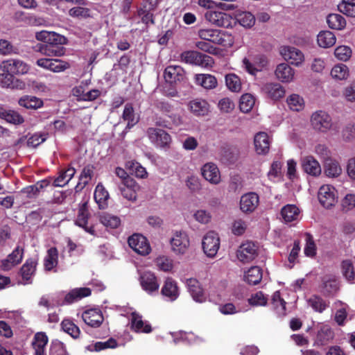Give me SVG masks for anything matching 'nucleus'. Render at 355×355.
I'll return each mask as SVG.
<instances>
[{
    "label": "nucleus",
    "mask_w": 355,
    "mask_h": 355,
    "mask_svg": "<svg viewBox=\"0 0 355 355\" xmlns=\"http://www.w3.org/2000/svg\"><path fill=\"white\" fill-rule=\"evenodd\" d=\"M287 104L293 111H300L303 109L304 100L297 94H292L287 98Z\"/></svg>",
    "instance_id": "69168bd1"
},
{
    "label": "nucleus",
    "mask_w": 355,
    "mask_h": 355,
    "mask_svg": "<svg viewBox=\"0 0 355 355\" xmlns=\"http://www.w3.org/2000/svg\"><path fill=\"white\" fill-rule=\"evenodd\" d=\"M99 220L104 226L111 229H116L121 225L119 217L108 213H103L100 215Z\"/></svg>",
    "instance_id": "3c124183"
},
{
    "label": "nucleus",
    "mask_w": 355,
    "mask_h": 355,
    "mask_svg": "<svg viewBox=\"0 0 355 355\" xmlns=\"http://www.w3.org/2000/svg\"><path fill=\"white\" fill-rule=\"evenodd\" d=\"M62 329L73 338H78L80 334L79 327L69 319H64L61 322Z\"/></svg>",
    "instance_id": "5fc2aeb1"
},
{
    "label": "nucleus",
    "mask_w": 355,
    "mask_h": 355,
    "mask_svg": "<svg viewBox=\"0 0 355 355\" xmlns=\"http://www.w3.org/2000/svg\"><path fill=\"white\" fill-rule=\"evenodd\" d=\"M58 263V251L55 247H52L47 250V254L44 259V266L46 270L51 271L56 267Z\"/></svg>",
    "instance_id": "c03bdc74"
},
{
    "label": "nucleus",
    "mask_w": 355,
    "mask_h": 355,
    "mask_svg": "<svg viewBox=\"0 0 355 355\" xmlns=\"http://www.w3.org/2000/svg\"><path fill=\"white\" fill-rule=\"evenodd\" d=\"M172 251L176 254H184L189 246V239L188 235L184 232H175L173 236L170 240Z\"/></svg>",
    "instance_id": "1a4fd4ad"
},
{
    "label": "nucleus",
    "mask_w": 355,
    "mask_h": 355,
    "mask_svg": "<svg viewBox=\"0 0 355 355\" xmlns=\"http://www.w3.org/2000/svg\"><path fill=\"white\" fill-rule=\"evenodd\" d=\"M328 26L331 29L342 30L346 26L345 19L339 14H329L327 17Z\"/></svg>",
    "instance_id": "de8ad7c7"
},
{
    "label": "nucleus",
    "mask_w": 355,
    "mask_h": 355,
    "mask_svg": "<svg viewBox=\"0 0 355 355\" xmlns=\"http://www.w3.org/2000/svg\"><path fill=\"white\" fill-rule=\"evenodd\" d=\"M336 189L334 187L325 184L322 185L318 191V200L320 204L325 208H330L336 202Z\"/></svg>",
    "instance_id": "ddd939ff"
},
{
    "label": "nucleus",
    "mask_w": 355,
    "mask_h": 355,
    "mask_svg": "<svg viewBox=\"0 0 355 355\" xmlns=\"http://www.w3.org/2000/svg\"><path fill=\"white\" fill-rule=\"evenodd\" d=\"M270 144L269 137L267 133L260 132L254 136V148L259 155L267 154L270 149Z\"/></svg>",
    "instance_id": "cd10ccee"
},
{
    "label": "nucleus",
    "mask_w": 355,
    "mask_h": 355,
    "mask_svg": "<svg viewBox=\"0 0 355 355\" xmlns=\"http://www.w3.org/2000/svg\"><path fill=\"white\" fill-rule=\"evenodd\" d=\"M262 269L259 266H252L244 275V280L250 285H257L262 279Z\"/></svg>",
    "instance_id": "a19ab883"
},
{
    "label": "nucleus",
    "mask_w": 355,
    "mask_h": 355,
    "mask_svg": "<svg viewBox=\"0 0 355 355\" xmlns=\"http://www.w3.org/2000/svg\"><path fill=\"white\" fill-rule=\"evenodd\" d=\"M331 76L336 80H345L349 76L348 67L344 64H336L331 71Z\"/></svg>",
    "instance_id": "4d7b16f0"
},
{
    "label": "nucleus",
    "mask_w": 355,
    "mask_h": 355,
    "mask_svg": "<svg viewBox=\"0 0 355 355\" xmlns=\"http://www.w3.org/2000/svg\"><path fill=\"white\" fill-rule=\"evenodd\" d=\"M18 104L27 110H36L44 106V101L42 98L35 96L24 95L19 98Z\"/></svg>",
    "instance_id": "7c9ffc66"
},
{
    "label": "nucleus",
    "mask_w": 355,
    "mask_h": 355,
    "mask_svg": "<svg viewBox=\"0 0 355 355\" xmlns=\"http://www.w3.org/2000/svg\"><path fill=\"white\" fill-rule=\"evenodd\" d=\"M189 106L190 111L197 116H204L209 112V104L201 98L190 101Z\"/></svg>",
    "instance_id": "473e14b6"
},
{
    "label": "nucleus",
    "mask_w": 355,
    "mask_h": 355,
    "mask_svg": "<svg viewBox=\"0 0 355 355\" xmlns=\"http://www.w3.org/2000/svg\"><path fill=\"white\" fill-rule=\"evenodd\" d=\"M322 282L323 291L327 294L334 293L338 289L337 281L334 277L325 276L322 278Z\"/></svg>",
    "instance_id": "bf43d9fd"
},
{
    "label": "nucleus",
    "mask_w": 355,
    "mask_h": 355,
    "mask_svg": "<svg viewBox=\"0 0 355 355\" xmlns=\"http://www.w3.org/2000/svg\"><path fill=\"white\" fill-rule=\"evenodd\" d=\"M47 139V134L44 132H35L28 137L27 146L36 148Z\"/></svg>",
    "instance_id": "774afa93"
},
{
    "label": "nucleus",
    "mask_w": 355,
    "mask_h": 355,
    "mask_svg": "<svg viewBox=\"0 0 355 355\" xmlns=\"http://www.w3.org/2000/svg\"><path fill=\"white\" fill-rule=\"evenodd\" d=\"M308 304L316 312L322 313L327 307L326 302L320 296L313 295L308 300Z\"/></svg>",
    "instance_id": "6e6d98bb"
},
{
    "label": "nucleus",
    "mask_w": 355,
    "mask_h": 355,
    "mask_svg": "<svg viewBox=\"0 0 355 355\" xmlns=\"http://www.w3.org/2000/svg\"><path fill=\"white\" fill-rule=\"evenodd\" d=\"M300 211L295 205H286L281 209V216L285 223H290L298 219Z\"/></svg>",
    "instance_id": "79ce46f5"
},
{
    "label": "nucleus",
    "mask_w": 355,
    "mask_h": 355,
    "mask_svg": "<svg viewBox=\"0 0 355 355\" xmlns=\"http://www.w3.org/2000/svg\"><path fill=\"white\" fill-rule=\"evenodd\" d=\"M302 168L305 173L312 176H318L321 173L320 165L313 156H306L302 159Z\"/></svg>",
    "instance_id": "c85d7f7f"
},
{
    "label": "nucleus",
    "mask_w": 355,
    "mask_h": 355,
    "mask_svg": "<svg viewBox=\"0 0 355 355\" xmlns=\"http://www.w3.org/2000/svg\"><path fill=\"white\" fill-rule=\"evenodd\" d=\"M187 285L189 292L196 302L202 303L205 301L206 297L204 294L203 289L200 282L196 279H188L187 280Z\"/></svg>",
    "instance_id": "bb28decb"
},
{
    "label": "nucleus",
    "mask_w": 355,
    "mask_h": 355,
    "mask_svg": "<svg viewBox=\"0 0 355 355\" xmlns=\"http://www.w3.org/2000/svg\"><path fill=\"white\" fill-rule=\"evenodd\" d=\"M119 188L121 195L125 198L130 201L136 200L137 191L139 189V186L132 178H125Z\"/></svg>",
    "instance_id": "f3484780"
},
{
    "label": "nucleus",
    "mask_w": 355,
    "mask_h": 355,
    "mask_svg": "<svg viewBox=\"0 0 355 355\" xmlns=\"http://www.w3.org/2000/svg\"><path fill=\"white\" fill-rule=\"evenodd\" d=\"M227 87L233 92H239L241 89L240 78L235 73H228L225 77Z\"/></svg>",
    "instance_id": "864d4df0"
},
{
    "label": "nucleus",
    "mask_w": 355,
    "mask_h": 355,
    "mask_svg": "<svg viewBox=\"0 0 355 355\" xmlns=\"http://www.w3.org/2000/svg\"><path fill=\"white\" fill-rule=\"evenodd\" d=\"M89 217V212L88 210L87 203L84 202L79 207L75 224L83 228L87 232L94 235L95 232L94 227L87 226Z\"/></svg>",
    "instance_id": "412c9836"
},
{
    "label": "nucleus",
    "mask_w": 355,
    "mask_h": 355,
    "mask_svg": "<svg viewBox=\"0 0 355 355\" xmlns=\"http://www.w3.org/2000/svg\"><path fill=\"white\" fill-rule=\"evenodd\" d=\"M198 5L207 9L212 8L214 6L223 10H234L237 8V6L233 3H215L212 0H198Z\"/></svg>",
    "instance_id": "8fccbe9b"
},
{
    "label": "nucleus",
    "mask_w": 355,
    "mask_h": 355,
    "mask_svg": "<svg viewBox=\"0 0 355 355\" xmlns=\"http://www.w3.org/2000/svg\"><path fill=\"white\" fill-rule=\"evenodd\" d=\"M82 318L86 324L94 328L100 327L104 320L101 311L96 309L85 311Z\"/></svg>",
    "instance_id": "4be33fe9"
},
{
    "label": "nucleus",
    "mask_w": 355,
    "mask_h": 355,
    "mask_svg": "<svg viewBox=\"0 0 355 355\" xmlns=\"http://www.w3.org/2000/svg\"><path fill=\"white\" fill-rule=\"evenodd\" d=\"M180 59L182 62L187 64L202 67H212L214 63L211 56L196 51H186L182 52L180 54Z\"/></svg>",
    "instance_id": "f03ea898"
},
{
    "label": "nucleus",
    "mask_w": 355,
    "mask_h": 355,
    "mask_svg": "<svg viewBox=\"0 0 355 355\" xmlns=\"http://www.w3.org/2000/svg\"><path fill=\"white\" fill-rule=\"evenodd\" d=\"M306 245L304 249L306 257H314L317 253V247L311 234L306 232L305 234Z\"/></svg>",
    "instance_id": "13d9d810"
},
{
    "label": "nucleus",
    "mask_w": 355,
    "mask_h": 355,
    "mask_svg": "<svg viewBox=\"0 0 355 355\" xmlns=\"http://www.w3.org/2000/svg\"><path fill=\"white\" fill-rule=\"evenodd\" d=\"M259 204V196L255 192H249L243 194L240 200V209L245 214H250L255 211Z\"/></svg>",
    "instance_id": "4468645a"
},
{
    "label": "nucleus",
    "mask_w": 355,
    "mask_h": 355,
    "mask_svg": "<svg viewBox=\"0 0 355 355\" xmlns=\"http://www.w3.org/2000/svg\"><path fill=\"white\" fill-rule=\"evenodd\" d=\"M281 53L286 60L295 66H299L304 60L303 53L295 47L285 46L282 49Z\"/></svg>",
    "instance_id": "393cba45"
},
{
    "label": "nucleus",
    "mask_w": 355,
    "mask_h": 355,
    "mask_svg": "<svg viewBox=\"0 0 355 355\" xmlns=\"http://www.w3.org/2000/svg\"><path fill=\"white\" fill-rule=\"evenodd\" d=\"M75 173L76 169L71 166H69L67 168L60 170L58 177L54 178L52 183L53 186L55 187H64L72 179Z\"/></svg>",
    "instance_id": "c756f323"
},
{
    "label": "nucleus",
    "mask_w": 355,
    "mask_h": 355,
    "mask_svg": "<svg viewBox=\"0 0 355 355\" xmlns=\"http://www.w3.org/2000/svg\"><path fill=\"white\" fill-rule=\"evenodd\" d=\"M202 249L207 257H214L220 248V238L214 231L208 232L203 237Z\"/></svg>",
    "instance_id": "423d86ee"
},
{
    "label": "nucleus",
    "mask_w": 355,
    "mask_h": 355,
    "mask_svg": "<svg viewBox=\"0 0 355 355\" xmlns=\"http://www.w3.org/2000/svg\"><path fill=\"white\" fill-rule=\"evenodd\" d=\"M334 336V331L328 325H322L318 331L315 343L320 346L327 345Z\"/></svg>",
    "instance_id": "58836bf2"
},
{
    "label": "nucleus",
    "mask_w": 355,
    "mask_h": 355,
    "mask_svg": "<svg viewBox=\"0 0 355 355\" xmlns=\"http://www.w3.org/2000/svg\"><path fill=\"white\" fill-rule=\"evenodd\" d=\"M294 70L287 63H281L277 65L275 76L278 80L283 83L291 82L294 77Z\"/></svg>",
    "instance_id": "c9c22d12"
},
{
    "label": "nucleus",
    "mask_w": 355,
    "mask_h": 355,
    "mask_svg": "<svg viewBox=\"0 0 355 355\" xmlns=\"http://www.w3.org/2000/svg\"><path fill=\"white\" fill-rule=\"evenodd\" d=\"M270 304L272 309L278 316H284L286 315V302L281 297L280 292L279 291H275L272 294Z\"/></svg>",
    "instance_id": "ea45409f"
},
{
    "label": "nucleus",
    "mask_w": 355,
    "mask_h": 355,
    "mask_svg": "<svg viewBox=\"0 0 355 355\" xmlns=\"http://www.w3.org/2000/svg\"><path fill=\"white\" fill-rule=\"evenodd\" d=\"M121 118L127 121L126 130L131 129L139 122V117L136 116L132 105L129 103L125 104Z\"/></svg>",
    "instance_id": "4c0bfd02"
},
{
    "label": "nucleus",
    "mask_w": 355,
    "mask_h": 355,
    "mask_svg": "<svg viewBox=\"0 0 355 355\" xmlns=\"http://www.w3.org/2000/svg\"><path fill=\"white\" fill-rule=\"evenodd\" d=\"M184 69L178 65L168 66L164 72V77L166 82L171 85L182 81L184 78Z\"/></svg>",
    "instance_id": "6ab92c4d"
},
{
    "label": "nucleus",
    "mask_w": 355,
    "mask_h": 355,
    "mask_svg": "<svg viewBox=\"0 0 355 355\" xmlns=\"http://www.w3.org/2000/svg\"><path fill=\"white\" fill-rule=\"evenodd\" d=\"M109 197L108 191L102 184H98L94 191V198L100 209H105L107 207Z\"/></svg>",
    "instance_id": "37998d69"
},
{
    "label": "nucleus",
    "mask_w": 355,
    "mask_h": 355,
    "mask_svg": "<svg viewBox=\"0 0 355 355\" xmlns=\"http://www.w3.org/2000/svg\"><path fill=\"white\" fill-rule=\"evenodd\" d=\"M39 51L48 57H60L65 54L66 49L62 46L47 43L41 44Z\"/></svg>",
    "instance_id": "e433bc0d"
},
{
    "label": "nucleus",
    "mask_w": 355,
    "mask_h": 355,
    "mask_svg": "<svg viewBox=\"0 0 355 355\" xmlns=\"http://www.w3.org/2000/svg\"><path fill=\"white\" fill-rule=\"evenodd\" d=\"M3 71L13 74H25L29 70L28 65L20 60L10 59L3 61L1 64Z\"/></svg>",
    "instance_id": "2eb2a0df"
},
{
    "label": "nucleus",
    "mask_w": 355,
    "mask_h": 355,
    "mask_svg": "<svg viewBox=\"0 0 355 355\" xmlns=\"http://www.w3.org/2000/svg\"><path fill=\"white\" fill-rule=\"evenodd\" d=\"M24 256V249L17 246L6 259L1 261V268L3 270H9L12 267L18 265L22 261Z\"/></svg>",
    "instance_id": "aec40b11"
},
{
    "label": "nucleus",
    "mask_w": 355,
    "mask_h": 355,
    "mask_svg": "<svg viewBox=\"0 0 355 355\" xmlns=\"http://www.w3.org/2000/svg\"><path fill=\"white\" fill-rule=\"evenodd\" d=\"M130 329L137 333L149 334L153 331L151 325L147 321H144L142 315L134 311L130 315Z\"/></svg>",
    "instance_id": "a211bd4d"
},
{
    "label": "nucleus",
    "mask_w": 355,
    "mask_h": 355,
    "mask_svg": "<svg viewBox=\"0 0 355 355\" xmlns=\"http://www.w3.org/2000/svg\"><path fill=\"white\" fill-rule=\"evenodd\" d=\"M36 64L53 73L63 72L71 68L69 62L58 58H40L36 61Z\"/></svg>",
    "instance_id": "39448f33"
},
{
    "label": "nucleus",
    "mask_w": 355,
    "mask_h": 355,
    "mask_svg": "<svg viewBox=\"0 0 355 355\" xmlns=\"http://www.w3.org/2000/svg\"><path fill=\"white\" fill-rule=\"evenodd\" d=\"M146 135L150 142L157 148L168 150L172 142L171 136L164 130L159 128H148Z\"/></svg>",
    "instance_id": "f257e3e1"
},
{
    "label": "nucleus",
    "mask_w": 355,
    "mask_h": 355,
    "mask_svg": "<svg viewBox=\"0 0 355 355\" xmlns=\"http://www.w3.org/2000/svg\"><path fill=\"white\" fill-rule=\"evenodd\" d=\"M129 246L137 254L147 255L150 252V246L145 236L139 234H134L128 238Z\"/></svg>",
    "instance_id": "9d476101"
},
{
    "label": "nucleus",
    "mask_w": 355,
    "mask_h": 355,
    "mask_svg": "<svg viewBox=\"0 0 355 355\" xmlns=\"http://www.w3.org/2000/svg\"><path fill=\"white\" fill-rule=\"evenodd\" d=\"M92 291L89 288H78L70 291L64 296V300L58 303L60 306L71 304L78 302L83 297H88L91 295Z\"/></svg>",
    "instance_id": "dca6fc26"
},
{
    "label": "nucleus",
    "mask_w": 355,
    "mask_h": 355,
    "mask_svg": "<svg viewBox=\"0 0 355 355\" xmlns=\"http://www.w3.org/2000/svg\"><path fill=\"white\" fill-rule=\"evenodd\" d=\"M181 123L179 116L175 114L167 115L165 117L156 116L155 119V128L172 129L173 125H178Z\"/></svg>",
    "instance_id": "2f4dec72"
},
{
    "label": "nucleus",
    "mask_w": 355,
    "mask_h": 355,
    "mask_svg": "<svg viewBox=\"0 0 355 355\" xmlns=\"http://www.w3.org/2000/svg\"><path fill=\"white\" fill-rule=\"evenodd\" d=\"M140 284L144 291L148 294L157 293L159 284L155 275L150 271L142 273L139 278Z\"/></svg>",
    "instance_id": "f8f14e48"
},
{
    "label": "nucleus",
    "mask_w": 355,
    "mask_h": 355,
    "mask_svg": "<svg viewBox=\"0 0 355 355\" xmlns=\"http://www.w3.org/2000/svg\"><path fill=\"white\" fill-rule=\"evenodd\" d=\"M238 21L239 24L247 28L252 27L255 23L254 16L250 12H243L238 15Z\"/></svg>",
    "instance_id": "338daca9"
},
{
    "label": "nucleus",
    "mask_w": 355,
    "mask_h": 355,
    "mask_svg": "<svg viewBox=\"0 0 355 355\" xmlns=\"http://www.w3.org/2000/svg\"><path fill=\"white\" fill-rule=\"evenodd\" d=\"M196 81L205 89H211L217 87L218 83L216 77L211 74H197Z\"/></svg>",
    "instance_id": "49530a36"
},
{
    "label": "nucleus",
    "mask_w": 355,
    "mask_h": 355,
    "mask_svg": "<svg viewBox=\"0 0 355 355\" xmlns=\"http://www.w3.org/2000/svg\"><path fill=\"white\" fill-rule=\"evenodd\" d=\"M0 118L13 125H21L24 122V118L18 112L0 107Z\"/></svg>",
    "instance_id": "f704fd0d"
},
{
    "label": "nucleus",
    "mask_w": 355,
    "mask_h": 355,
    "mask_svg": "<svg viewBox=\"0 0 355 355\" xmlns=\"http://www.w3.org/2000/svg\"><path fill=\"white\" fill-rule=\"evenodd\" d=\"M313 128L318 131L325 132L332 125L331 116L324 111H317L314 112L311 119Z\"/></svg>",
    "instance_id": "6e6552de"
},
{
    "label": "nucleus",
    "mask_w": 355,
    "mask_h": 355,
    "mask_svg": "<svg viewBox=\"0 0 355 355\" xmlns=\"http://www.w3.org/2000/svg\"><path fill=\"white\" fill-rule=\"evenodd\" d=\"M342 273L343 276L349 281L352 282L355 278V271L354 266L350 260H344L341 263Z\"/></svg>",
    "instance_id": "0e129e2a"
},
{
    "label": "nucleus",
    "mask_w": 355,
    "mask_h": 355,
    "mask_svg": "<svg viewBox=\"0 0 355 355\" xmlns=\"http://www.w3.org/2000/svg\"><path fill=\"white\" fill-rule=\"evenodd\" d=\"M205 19L217 27H232L233 17L225 12L208 10L205 13Z\"/></svg>",
    "instance_id": "20e7f679"
},
{
    "label": "nucleus",
    "mask_w": 355,
    "mask_h": 355,
    "mask_svg": "<svg viewBox=\"0 0 355 355\" xmlns=\"http://www.w3.org/2000/svg\"><path fill=\"white\" fill-rule=\"evenodd\" d=\"M342 168L339 163L334 159H327L324 162V173L329 178H336L340 175Z\"/></svg>",
    "instance_id": "09e8293b"
},
{
    "label": "nucleus",
    "mask_w": 355,
    "mask_h": 355,
    "mask_svg": "<svg viewBox=\"0 0 355 355\" xmlns=\"http://www.w3.org/2000/svg\"><path fill=\"white\" fill-rule=\"evenodd\" d=\"M48 341V336L44 332H37L35 334L32 342L35 355H46L45 349Z\"/></svg>",
    "instance_id": "72a5a7b5"
},
{
    "label": "nucleus",
    "mask_w": 355,
    "mask_h": 355,
    "mask_svg": "<svg viewBox=\"0 0 355 355\" xmlns=\"http://www.w3.org/2000/svg\"><path fill=\"white\" fill-rule=\"evenodd\" d=\"M87 5H76L69 10L70 17L77 19H87L91 17V10L86 8Z\"/></svg>",
    "instance_id": "603ef678"
},
{
    "label": "nucleus",
    "mask_w": 355,
    "mask_h": 355,
    "mask_svg": "<svg viewBox=\"0 0 355 355\" xmlns=\"http://www.w3.org/2000/svg\"><path fill=\"white\" fill-rule=\"evenodd\" d=\"M137 15L141 17L142 23H144L146 27H148L150 24H155V17L150 10H147L146 6L139 8L137 10Z\"/></svg>",
    "instance_id": "e2e57ef3"
},
{
    "label": "nucleus",
    "mask_w": 355,
    "mask_h": 355,
    "mask_svg": "<svg viewBox=\"0 0 355 355\" xmlns=\"http://www.w3.org/2000/svg\"><path fill=\"white\" fill-rule=\"evenodd\" d=\"M334 34L329 31H320L317 37L318 44L320 47L329 48L336 43Z\"/></svg>",
    "instance_id": "a18cd8bd"
},
{
    "label": "nucleus",
    "mask_w": 355,
    "mask_h": 355,
    "mask_svg": "<svg viewBox=\"0 0 355 355\" xmlns=\"http://www.w3.org/2000/svg\"><path fill=\"white\" fill-rule=\"evenodd\" d=\"M37 259L35 258H29L26 260L20 269V275L24 281V284L32 283V277L36 271Z\"/></svg>",
    "instance_id": "b1692460"
},
{
    "label": "nucleus",
    "mask_w": 355,
    "mask_h": 355,
    "mask_svg": "<svg viewBox=\"0 0 355 355\" xmlns=\"http://www.w3.org/2000/svg\"><path fill=\"white\" fill-rule=\"evenodd\" d=\"M258 256V247L251 241H248L240 245L236 252L238 259L243 263H250Z\"/></svg>",
    "instance_id": "0eeeda50"
},
{
    "label": "nucleus",
    "mask_w": 355,
    "mask_h": 355,
    "mask_svg": "<svg viewBox=\"0 0 355 355\" xmlns=\"http://www.w3.org/2000/svg\"><path fill=\"white\" fill-rule=\"evenodd\" d=\"M161 294L171 302L177 300L180 295V291L176 281L172 277H167L162 287Z\"/></svg>",
    "instance_id": "5701e85b"
},
{
    "label": "nucleus",
    "mask_w": 355,
    "mask_h": 355,
    "mask_svg": "<svg viewBox=\"0 0 355 355\" xmlns=\"http://www.w3.org/2000/svg\"><path fill=\"white\" fill-rule=\"evenodd\" d=\"M198 35L201 40L216 44L226 46L231 44V41L227 43V38H230L231 35L218 29L202 28L198 31Z\"/></svg>",
    "instance_id": "7ed1b4c3"
},
{
    "label": "nucleus",
    "mask_w": 355,
    "mask_h": 355,
    "mask_svg": "<svg viewBox=\"0 0 355 355\" xmlns=\"http://www.w3.org/2000/svg\"><path fill=\"white\" fill-rule=\"evenodd\" d=\"M117 347V342L114 338H110L104 342H96L93 345L89 346L88 349L91 351L100 352L105 349H114Z\"/></svg>",
    "instance_id": "680f3d73"
},
{
    "label": "nucleus",
    "mask_w": 355,
    "mask_h": 355,
    "mask_svg": "<svg viewBox=\"0 0 355 355\" xmlns=\"http://www.w3.org/2000/svg\"><path fill=\"white\" fill-rule=\"evenodd\" d=\"M262 94L268 99L277 101L286 94L284 87L278 83H266L261 87Z\"/></svg>",
    "instance_id": "9b49d317"
},
{
    "label": "nucleus",
    "mask_w": 355,
    "mask_h": 355,
    "mask_svg": "<svg viewBox=\"0 0 355 355\" xmlns=\"http://www.w3.org/2000/svg\"><path fill=\"white\" fill-rule=\"evenodd\" d=\"M254 98L250 94H245L241 96L239 102L240 110L243 113H248L252 109L254 105Z\"/></svg>",
    "instance_id": "052dcab7"
},
{
    "label": "nucleus",
    "mask_w": 355,
    "mask_h": 355,
    "mask_svg": "<svg viewBox=\"0 0 355 355\" xmlns=\"http://www.w3.org/2000/svg\"><path fill=\"white\" fill-rule=\"evenodd\" d=\"M203 178L211 184H217L220 182V171L214 163H207L202 167Z\"/></svg>",
    "instance_id": "a878e982"
}]
</instances>
